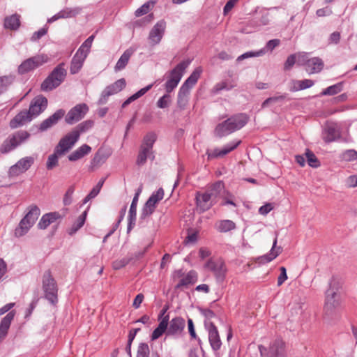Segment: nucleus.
Returning a JSON list of instances; mask_svg holds the SVG:
<instances>
[{
    "instance_id": "obj_1",
    "label": "nucleus",
    "mask_w": 357,
    "mask_h": 357,
    "mask_svg": "<svg viewBox=\"0 0 357 357\" xmlns=\"http://www.w3.org/2000/svg\"><path fill=\"white\" fill-rule=\"evenodd\" d=\"M248 121V117L244 114L233 116L224 122L219 123L215 129V134L219 137L227 136L242 128L247 123Z\"/></svg>"
},
{
    "instance_id": "obj_2",
    "label": "nucleus",
    "mask_w": 357,
    "mask_h": 357,
    "mask_svg": "<svg viewBox=\"0 0 357 357\" xmlns=\"http://www.w3.org/2000/svg\"><path fill=\"white\" fill-rule=\"evenodd\" d=\"M67 70L65 63L57 65L47 77L41 84V90L44 91H52L58 87L66 79Z\"/></svg>"
},
{
    "instance_id": "obj_3",
    "label": "nucleus",
    "mask_w": 357,
    "mask_h": 357,
    "mask_svg": "<svg viewBox=\"0 0 357 357\" xmlns=\"http://www.w3.org/2000/svg\"><path fill=\"white\" fill-rule=\"evenodd\" d=\"M157 139L156 135L153 132L147 133L143 139L140 146L139 153L137 158L136 164L139 166L144 165L147 159L153 160L155 158L153 151V144Z\"/></svg>"
},
{
    "instance_id": "obj_4",
    "label": "nucleus",
    "mask_w": 357,
    "mask_h": 357,
    "mask_svg": "<svg viewBox=\"0 0 357 357\" xmlns=\"http://www.w3.org/2000/svg\"><path fill=\"white\" fill-rule=\"evenodd\" d=\"M40 214L39 208L36 205L29 207V211L21 220L18 227L15 229V235L21 237L25 235L35 224Z\"/></svg>"
},
{
    "instance_id": "obj_5",
    "label": "nucleus",
    "mask_w": 357,
    "mask_h": 357,
    "mask_svg": "<svg viewBox=\"0 0 357 357\" xmlns=\"http://www.w3.org/2000/svg\"><path fill=\"white\" fill-rule=\"evenodd\" d=\"M30 137V134L26 130H19L9 135L0 146V153H8L16 149Z\"/></svg>"
},
{
    "instance_id": "obj_6",
    "label": "nucleus",
    "mask_w": 357,
    "mask_h": 357,
    "mask_svg": "<svg viewBox=\"0 0 357 357\" xmlns=\"http://www.w3.org/2000/svg\"><path fill=\"white\" fill-rule=\"evenodd\" d=\"M191 61L188 59L180 62L169 73V77L165 84V89L167 93H171L178 86L185 70Z\"/></svg>"
},
{
    "instance_id": "obj_7",
    "label": "nucleus",
    "mask_w": 357,
    "mask_h": 357,
    "mask_svg": "<svg viewBox=\"0 0 357 357\" xmlns=\"http://www.w3.org/2000/svg\"><path fill=\"white\" fill-rule=\"evenodd\" d=\"M43 289L45 293V298L50 303L56 304L58 301V288L50 271H46L43 275Z\"/></svg>"
},
{
    "instance_id": "obj_8",
    "label": "nucleus",
    "mask_w": 357,
    "mask_h": 357,
    "mask_svg": "<svg viewBox=\"0 0 357 357\" xmlns=\"http://www.w3.org/2000/svg\"><path fill=\"white\" fill-rule=\"evenodd\" d=\"M297 64L305 66V70L310 74L319 73L324 67L323 61L319 57L308 58L307 54H301L298 55Z\"/></svg>"
},
{
    "instance_id": "obj_9",
    "label": "nucleus",
    "mask_w": 357,
    "mask_h": 357,
    "mask_svg": "<svg viewBox=\"0 0 357 357\" xmlns=\"http://www.w3.org/2000/svg\"><path fill=\"white\" fill-rule=\"evenodd\" d=\"M126 86V82L124 78H121L115 82L108 85L102 91L100 96L98 100V105H104L107 103L109 96L118 93L121 91Z\"/></svg>"
},
{
    "instance_id": "obj_10",
    "label": "nucleus",
    "mask_w": 357,
    "mask_h": 357,
    "mask_svg": "<svg viewBox=\"0 0 357 357\" xmlns=\"http://www.w3.org/2000/svg\"><path fill=\"white\" fill-rule=\"evenodd\" d=\"M48 57L43 54L36 55L24 61L18 67V73L24 75L46 63Z\"/></svg>"
},
{
    "instance_id": "obj_11",
    "label": "nucleus",
    "mask_w": 357,
    "mask_h": 357,
    "mask_svg": "<svg viewBox=\"0 0 357 357\" xmlns=\"http://www.w3.org/2000/svg\"><path fill=\"white\" fill-rule=\"evenodd\" d=\"M164 190L162 188L154 192L145 203L141 213V218H146L155 211L156 204L163 199Z\"/></svg>"
},
{
    "instance_id": "obj_12",
    "label": "nucleus",
    "mask_w": 357,
    "mask_h": 357,
    "mask_svg": "<svg viewBox=\"0 0 357 357\" xmlns=\"http://www.w3.org/2000/svg\"><path fill=\"white\" fill-rule=\"evenodd\" d=\"M321 137L326 143H331L342 137L340 126L333 122H327L323 128Z\"/></svg>"
},
{
    "instance_id": "obj_13",
    "label": "nucleus",
    "mask_w": 357,
    "mask_h": 357,
    "mask_svg": "<svg viewBox=\"0 0 357 357\" xmlns=\"http://www.w3.org/2000/svg\"><path fill=\"white\" fill-rule=\"evenodd\" d=\"M35 159L32 156H26L19 160L8 170L10 177H17L26 172L34 163Z\"/></svg>"
},
{
    "instance_id": "obj_14",
    "label": "nucleus",
    "mask_w": 357,
    "mask_h": 357,
    "mask_svg": "<svg viewBox=\"0 0 357 357\" xmlns=\"http://www.w3.org/2000/svg\"><path fill=\"white\" fill-rule=\"evenodd\" d=\"M79 139L77 134L73 131L70 132L60 139L55 147L56 152L59 153L60 155H64L74 146Z\"/></svg>"
},
{
    "instance_id": "obj_15",
    "label": "nucleus",
    "mask_w": 357,
    "mask_h": 357,
    "mask_svg": "<svg viewBox=\"0 0 357 357\" xmlns=\"http://www.w3.org/2000/svg\"><path fill=\"white\" fill-rule=\"evenodd\" d=\"M89 111V107L85 103L75 105L68 112L65 121L68 124H74L84 117Z\"/></svg>"
},
{
    "instance_id": "obj_16",
    "label": "nucleus",
    "mask_w": 357,
    "mask_h": 357,
    "mask_svg": "<svg viewBox=\"0 0 357 357\" xmlns=\"http://www.w3.org/2000/svg\"><path fill=\"white\" fill-rule=\"evenodd\" d=\"M206 267L213 273L218 281H223L225 278L227 268L225 262L221 259H209L206 264Z\"/></svg>"
},
{
    "instance_id": "obj_17",
    "label": "nucleus",
    "mask_w": 357,
    "mask_h": 357,
    "mask_svg": "<svg viewBox=\"0 0 357 357\" xmlns=\"http://www.w3.org/2000/svg\"><path fill=\"white\" fill-rule=\"evenodd\" d=\"M185 327V319L181 317H176L169 320L167 336L178 337L182 335Z\"/></svg>"
},
{
    "instance_id": "obj_18",
    "label": "nucleus",
    "mask_w": 357,
    "mask_h": 357,
    "mask_svg": "<svg viewBox=\"0 0 357 357\" xmlns=\"http://www.w3.org/2000/svg\"><path fill=\"white\" fill-rule=\"evenodd\" d=\"M205 326L208 332V340L211 348L214 351L219 350L222 345V342L217 327L211 321H205Z\"/></svg>"
},
{
    "instance_id": "obj_19",
    "label": "nucleus",
    "mask_w": 357,
    "mask_h": 357,
    "mask_svg": "<svg viewBox=\"0 0 357 357\" xmlns=\"http://www.w3.org/2000/svg\"><path fill=\"white\" fill-rule=\"evenodd\" d=\"M341 304L340 295L331 291L326 292L324 310L326 314H331Z\"/></svg>"
},
{
    "instance_id": "obj_20",
    "label": "nucleus",
    "mask_w": 357,
    "mask_h": 357,
    "mask_svg": "<svg viewBox=\"0 0 357 357\" xmlns=\"http://www.w3.org/2000/svg\"><path fill=\"white\" fill-rule=\"evenodd\" d=\"M166 23L163 20L158 22L150 31L149 40L152 45H155L161 41L165 33Z\"/></svg>"
},
{
    "instance_id": "obj_21",
    "label": "nucleus",
    "mask_w": 357,
    "mask_h": 357,
    "mask_svg": "<svg viewBox=\"0 0 357 357\" xmlns=\"http://www.w3.org/2000/svg\"><path fill=\"white\" fill-rule=\"evenodd\" d=\"M47 105V99L43 96H39L36 97L31 102L29 106V112L32 117H36L39 115Z\"/></svg>"
},
{
    "instance_id": "obj_22",
    "label": "nucleus",
    "mask_w": 357,
    "mask_h": 357,
    "mask_svg": "<svg viewBox=\"0 0 357 357\" xmlns=\"http://www.w3.org/2000/svg\"><path fill=\"white\" fill-rule=\"evenodd\" d=\"M241 140H235L226 144L221 149H215L213 151H208L206 153L208 158V159H213L218 157H223L224 155L234 150L241 144Z\"/></svg>"
},
{
    "instance_id": "obj_23",
    "label": "nucleus",
    "mask_w": 357,
    "mask_h": 357,
    "mask_svg": "<svg viewBox=\"0 0 357 357\" xmlns=\"http://www.w3.org/2000/svg\"><path fill=\"white\" fill-rule=\"evenodd\" d=\"M65 114V111L62 109L56 111L52 116L44 120L40 125V130L45 131L56 124Z\"/></svg>"
},
{
    "instance_id": "obj_24",
    "label": "nucleus",
    "mask_w": 357,
    "mask_h": 357,
    "mask_svg": "<svg viewBox=\"0 0 357 357\" xmlns=\"http://www.w3.org/2000/svg\"><path fill=\"white\" fill-rule=\"evenodd\" d=\"M15 312L14 310L9 312L0 322V342L6 337L10 324L15 317Z\"/></svg>"
},
{
    "instance_id": "obj_25",
    "label": "nucleus",
    "mask_w": 357,
    "mask_h": 357,
    "mask_svg": "<svg viewBox=\"0 0 357 357\" xmlns=\"http://www.w3.org/2000/svg\"><path fill=\"white\" fill-rule=\"evenodd\" d=\"M33 117L29 111L24 110L18 113L10 121V127L12 129L23 126L32 120Z\"/></svg>"
},
{
    "instance_id": "obj_26",
    "label": "nucleus",
    "mask_w": 357,
    "mask_h": 357,
    "mask_svg": "<svg viewBox=\"0 0 357 357\" xmlns=\"http://www.w3.org/2000/svg\"><path fill=\"white\" fill-rule=\"evenodd\" d=\"M81 11V8H66L58 13L55 14L51 18H50L47 22L49 23H52L59 19H64V18H70L74 17L77 15Z\"/></svg>"
},
{
    "instance_id": "obj_27",
    "label": "nucleus",
    "mask_w": 357,
    "mask_h": 357,
    "mask_svg": "<svg viewBox=\"0 0 357 357\" xmlns=\"http://www.w3.org/2000/svg\"><path fill=\"white\" fill-rule=\"evenodd\" d=\"M196 201L197 207L202 211L208 210L215 204L206 192L204 193L197 192Z\"/></svg>"
},
{
    "instance_id": "obj_28",
    "label": "nucleus",
    "mask_w": 357,
    "mask_h": 357,
    "mask_svg": "<svg viewBox=\"0 0 357 357\" xmlns=\"http://www.w3.org/2000/svg\"><path fill=\"white\" fill-rule=\"evenodd\" d=\"M206 192L215 204L218 198L221 197L222 192H225V184L222 181H217L210 186Z\"/></svg>"
},
{
    "instance_id": "obj_29",
    "label": "nucleus",
    "mask_w": 357,
    "mask_h": 357,
    "mask_svg": "<svg viewBox=\"0 0 357 357\" xmlns=\"http://www.w3.org/2000/svg\"><path fill=\"white\" fill-rule=\"evenodd\" d=\"M86 56L76 52L73 56L70 66V72L72 75L77 74L82 69Z\"/></svg>"
},
{
    "instance_id": "obj_30",
    "label": "nucleus",
    "mask_w": 357,
    "mask_h": 357,
    "mask_svg": "<svg viewBox=\"0 0 357 357\" xmlns=\"http://www.w3.org/2000/svg\"><path fill=\"white\" fill-rule=\"evenodd\" d=\"M20 18L21 16L17 13L6 17L3 22L4 28L11 31H17L21 25Z\"/></svg>"
},
{
    "instance_id": "obj_31",
    "label": "nucleus",
    "mask_w": 357,
    "mask_h": 357,
    "mask_svg": "<svg viewBox=\"0 0 357 357\" xmlns=\"http://www.w3.org/2000/svg\"><path fill=\"white\" fill-rule=\"evenodd\" d=\"M169 319V315H167L166 317L162 318V319L159 322L158 327L152 333L151 337L152 340H155L158 339L165 333L167 334Z\"/></svg>"
},
{
    "instance_id": "obj_32",
    "label": "nucleus",
    "mask_w": 357,
    "mask_h": 357,
    "mask_svg": "<svg viewBox=\"0 0 357 357\" xmlns=\"http://www.w3.org/2000/svg\"><path fill=\"white\" fill-rule=\"evenodd\" d=\"M190 89L181 86L177 96V105L181 109H184L188 103Z\"/></svg>"
},
{
    "instance_id": "obj_33",
    "label": "nucleus",
    "mask_w": 357,
    "mask_h": 357,
    "mask_svg": "<svg viewBox=\"0 0 357 357\" xmlns=\"http://www.w3.org/2000/svg\"><path fill=\"white\" fill-rule=\"evenodd\" d=\"M278 243V235H276L275 238L273 242V246L270 252L266 254L261 257V261L262 262H270L276 258L279 254L282 252V248L280 246H277Z\"/></svg>"
},
{
    "instance_id": "obj_34",
    "label": "nucleus",
    "mask_w": 357,
    "mask_h": 357,
    "mask_svg": "<svg viewBox=\"0 0 357 357\" xmlns=\"http://www.w3.org/2000/svg\"><path fill=\"white\" fill-rule=\"evenodd\" d=\"M60 218V215L59 213H50L45 214L42 216L40 220L38 227L40 229H46L51 223L54 222L58 218Z\"/></svg>"
},
{
    "instance_id": "obj_35",
    "label": "nucleus",
    "mask_w": 357,
    "mask_h": 357,
    "mask_svg": "<svg viewBox=\"0 0 357 357\" xmlns=\"http://www.w3.org/2000/svg\"><path fill=\"white\" fill-rule=\"evenodd\" d=\"M135 50L133 49L129 48L123 53L116 63L114 67L115 71H120L126 68Z\"/></svg>"
},
{
    "instance_id": "obj_36",
    "label": "nucleus",
    "mask_w": 357,
    "mask_h": 357,
    "mask_svg": "<svg viewBox=\"0 0 357 357\" xmlns=\"http://www.w3.org/2000/svg\"><path fill=\"white\" fill-rule=\"evenodd\" d=\"M91 151V148L89 145L83 144L68 155V160L70 161H76L89 154Z\"/></svg>"
},
{
    "instance_id": "obj_37",
    "label": "nucleus",
    "mask_w": 357,
    "mask_h": 357,
    "mask_svg": "<svg viewBox=\"0 0 357 357\" xmlns=\"http://www.w3.org/2000/svg\"><path fill=\"white\" fill-rule=\"evenodd\" d=\"M138 200L137 196H134L131 203L129 213H128V231L129 232L135 224L136 214H137V205Z\"/></svg>"
},
{
    "instance_id": "obj_38",
    "label": "nucleus",
    "mask_w": 357,
    "mask_h": 357,
    "mask_svg": "<svg viewBox=\"0 0 357 357\" xmlns=\"http://www.w3.org/2000/svg\"><path fill=\"white\" fill-rule=\"evenodd\" d=\"M314 85V81L305 79L303 80H293L290 87L291 91H298L308 89Z\"/></svg>"
},
{
    "instance_id": "obj_39",
    "label": "nucleus",
    "mask_w": 357,
    "mask_h": 357,
    "mask_svg": "<svg viewBox=\"0 0 357 357\" xmlns=\"http://www.w3.org/2000/svg\"><path fill=\"white\" fill-rule=\"evenodd\" d=\"M153 86V84H149L146 86L139 90L137 92H136L131 96H130L127 100H126L123 102L122 107L123 108L126 107V106L130 105L132 102H133V101L137 100L138 98H139L140 97L143 96L146 93H147L149 90L151 89Z\"/></svg>"
},
{
    "instance_id": "obj_40",
    "label": "nucleus",
    "mask_w": 357,
    "mask_h": 357,
    "mask_svg": "<svg viewBox=\"0 0 357 357\" xmlns=\"http://www.w3.org/2000/svg\"><path fill=\"white\" fill-rule=\"evenodd\" d=\"M197 273L195 271H191L188 274L183 277L176 284V288L180 289L183 287H186L190 284L195 283L197 280Z\"/></svg>"
},
{
    "instance_id": "obj_41",
    "label": "nucleus",
    "mask_w": 357,
    "mask_h": 357,
    "mask_svg": "<svg viewBox=\"0 0 357 357\" xmlns=\"http://www.w3.org/2000/svg\"><path fill=\"white\" fill-rule=\"evenodd\" d=\"M216 229L220 232H228L236 228V224L230 220H220L216 223Z\"/></svg>"
},
{
    "instance_id": "obj_42",
    "label": "nucleus",
    "mask_w": 357,
    "mask_h": 357,
    "mask_svg": "<svg viewBox=\"0 0 357 357\" xmlns=\"http://www.w3.org/2000/svg\"><path fill=\"white\" fill-rule=\"evenodd\" d=\"M202 72V70L201 68H196L182 85L191 89L192 86L197 83Z\"/></svg>"
},
{
    "instance_id": "obj_43",
    "label": "nucleus",
    "mask_w": 357,
    "mask_h": 357,
    "mask_svg": "<svg viewBox=\"0 0 357 357\" xmlns=\"http://www.w3.org/2000/svg\"><path fill=\"white\" fill-rule=\"evenodd\" d=\"M202 72V70L201 68H196L182 85L191 89L192 86L197 83Z\"/></svg>"
},
{
    "instance_id": "obj_44",
    "label": "nucleus",
    "mask_w": 357,
    "mask_h": 357,
    "mask_svg": "<svg viewBox=\"0 0 357 357\" xmlns=\"http://www.w3.org/2000/svg\"><path fill=\"white\" fill-rule=\"evenodd\" d=\"M93 121L91 120H86L78 124L72 131L77 135L79 138L82 133L87 132L93 126Z\"/></svg>"
},
{
    "instance_id": "obj_45",
    "label": "nucleus",
    "mask_w": 357,
    "mask_h": 357,
    "mask_svg": "<svg viewBox=\"0 0 357 357\" xmlns=\"http://www.w3.org/2000/svg\"><path fill=\"white\" fill-rule=\"evenodd\" d=\"M342 285V280L338 276H333L329 282V287L326 291H332L340 295V289Z\"/></svg>"
},
{
    "instance_id": "obj_46",
    "label": "nucleus",
    "mask_w": 357,
    "mask_h": 357,
    "mask_svg": "<svg viewBox=\"0 0 357 357\" xmlns=\"http://www.w3.org/2000/svg\"><path fill=\"white\" fill-rule=\"evenodd\" d=\"M87 212L86 211H84L77 219L73 225L70 234H75L78 229H79L84 224Z\"/></svg>"
},
{
    "instance_id": "obj_47",
    "label": "nucleus",
    "mask_w": 357,
    "mask_h": 357,
    "mask_svg": "<svg viewBox=\"0 0 357 357\" xmlns=\"http://www.w3.org/2000/svg\"><path fill=\"white\" fill-rule=\"evenodd\" d=\"M14 78L12 75L0 77V94L7 90L8 87L13 82Z\"/></svg>"
},
{
    "instance_id": "obj_48",
    "label": "nucleus",
    "mask_w": 357,
    "mask_h": 357,
    "mask_svg": "<svg viewBox=\"0 0 357 357\" xmlns=\"http://www.w3.org/2000/svg\"><path fill=\"white\" fill-rule=\"evenodd\" d=\"M222 199V203L221 205H231L234 207L237 206V204L235 203V197L234 195L227 191L225 189V192H222L221 197Z\"/></svg>"
},
{
    "instance_id": "obj_49",
    "label": "nucleus",
    "mask_w": 357,
    "mask_h": 357,
    "mask_svg": "<svg viewBox=\"0 0 357 357\" xmlns=\"http://www.w3.org/2000/svg\"><path fill=\"white\" fill-rule=\"evenodd\" d=\"M172 102L171 96L169 93H166L163 95L162 97L159 98L157 101V107L160 109H165L169 106Z\"/></svg>"
},
{
    "instance_id": "obj_50",
    "label": "nucleus",
    "mask_w": 357,
    "mask_h": 357,
    "mask_svg": "<svg viewBox=\"0 0 357 357\" xmlns=\"http://www.w3.org/2000/svg\"><path fill=\"white\" fill-rule=\"evenodd\" d=\"M305 156H306V158H307V164L310 167L316 168V167H318L320 165V163H319L317 158L310 150H307V151L305 152Z\"/></svg>"
},
{
    "instance_id": "obj_51",
    "label": "nucleus",
    "mask_w": 357,
    "mask_h": 357,
    "mask_svg": "<svg viewBox=\"0 0 357 357\" xmlns=\"http://www.w3.org/2000/svg\"><path fill=\"white\" fill-rule=\"evenodd\" d=\"M131 260H132V257H126L120 259H116L113 261L112 267L114 269L119 270L128 264Z\"/></svg>"
},
{
    "instance_id": "obj_52",
    "label": "nucleus",
    "mask_w": 357,
    "mask_h": 357,
    "mask_svg": "<svg viewBox=\"0 0 357 357\" xmlns=\"http://www.w3.org/2000/svg\"><path fill=\"white\" fill-rule=\"evenodd\" d=\"M61 156L59 153L56 152V149H54V151L53 154L49 155L47 161V168L48 169H52L58 165V157Z\"/></svg>"
},
{
    "instance_id": "obj_53",
    "label": "nucleus",
    "mask_w": 357,
    "mask_h": 357,
    "mask_svg": "<svg viewBox=\"0 0 357 357\" xmlns=\"http://www.w3.org/2000/svg\"><path fill=\"white\" fill-rule=\"evenodd\" d=\"M342 90L341 84H337L332 85L323 91L321 93L324 96H333L338 93Z\"/></svg>"
},
{
    "instance_id": "obj_54",
    "label": "nucleus",
    "mask_w": 357,
    "mask_h": 357,
    "mask_svg": "<svg viewBox=\"0 0 357 357\" xmlns=\"http://www.w3.org/2000/svg\"><path fill=\"white\" fill-rule=\"evenodd\" d=\"M235 86L234 84L231 83H228L227 82H222L218 83L213 88V91L215 93H218L219 91L222 90L229 91L233 89Z\"/></svg>"
},
{
    "instance_id": "obj_55",
    "label": "nucleus",
    "mask_w": 357,
    "mask_h": 357,
    "mask_svg": "<svg viewBox=\"0 0 357 357\" xmlns=\"http://www.w3.org/2000/svg\"><path fill=\"white\" fill-rule=\"evenodd\" d=\"M342 158L348 162L354 161L357 160V151L354 149H349L345 151L342 154Z\"/></svg>"
},
{
    "instance_id": "obj_56",
    "label": "nucleus",
    "mask_w": 357,
    "mask_h": 357,
    "mask_svg": "<svg viewBox=\"0 0 357 357\" xmlns=\"http://www.w3.org/2000/svg\"><path fill=\"white\" fill-rule=\"evenodd\" d=\"M149 347L146 343L139 344L137 349V357H149Z\"/></svg>"
},
{
    "instance_id": "obj_57",
    "label": "nucleus",
    "mask_w": 357,
    "mask_h": 357,
    "mask_svg": "<svg viewBox=\"0 0 357 357\" xmlns=\"http://www.w3.org/2000/svg\"><path fill=\"white\" fill-rule=\"evenodd\" d=\"M299 54H291L287 57V59L286 62L284 63V70H289L291 69L293 66L296 63H297V59L298 55Z\"/></svg>"
},
{
    "instance_id": "obj_58",
    "label": "nucleus",
    "mask_w": 357,
    "mask_h": 357,
    "mask_svg": "<svg viewBox=\"0 0 357 357\" xmlns=\"http://www.w3.org/2000/svg\"><path fill=\"white\" fill-rule=\"evenodd\" d=\"M264 54V50H259L257 52H248L237 58V61H241L245 59H248L252 56H260Z\"/></svg>"
},
{
    "instance_id": "obj_59",
    "label": "nucleus",
    "mask_w": 357,
    "mask_h": 357,
    "mask_svg": "<svg viewBox=\"0 0 357 357\" xmlns=\"http://www.w3.org/2000/svg\"><path fill=\"white\" fill-rule=\"evenodd\" d=\"M280 40L273 39L267 42L266 46L261 50H264V54L267 52H272L277 46L280 45Z\"/></svg>"
},
{
    "instance_id": "obj_60",
    "label": "nucleus",
    "mask_w": 357,
    "mask_h": 357,
    "mask_svg": "<svg viewBox=\"0 0 357 357\" xmlns=\"http://www.w3.org/2000/svg\"><path fill=\"white\" fill-rule=\"evenodd\" d=\"M92 44L89 43L87 40H86L79 47V49L77 50V52H79L80 54H82L85 56H88V54L90 52V50Z\"/></svg>"
},
{
    "instance_id": "obj_61",
    "label": "nucleus",
    "mask_w": 357,
    "mask_h": 357,
    "mask_svg": "<svg viewBox=\"0 0 357 357\" xmlns=\"http://www.w3.org/2000/svg\"><path fill=\"white\" fill-rule=\"evenodd\" d=\"M151 4L149 2L145 3L141 7L137 8L135 13L137 17L142 16L148 13L150 10Z\"/></svg>"
},
{
    "instance_id": "obj_62",
    "label": "nucleus",
    "mask_w": 357,
    "mask_h": 357,
    "mask_svg": "<svg viewBox=\"0 0 357 357\" xmlns=\"http://www.w3.org/2000/svg\"><path fill=\"white\" fill-rule=\"evenodd\" d=\"M75 191V188L73 186H70L68 190L66 191L64 197H63V204L64 205H70L73 201V194Z\"/></svg>"
},
{
    "instance_id": "obj_63",
    "label": "nucleus",
    "mask_w": 357,
    "mask_h": 357,
    "mask_svg": "<svg viewBox=\"0 0 357 357\" xmlns=\"http://www.w3.org/2000/svg\"><path fill=\"white\" fill-rule=\"evenodd\" d=\"M284 98H285V96L284 95H282V96H273V97L268 98H267L266 100H265L263 102V103L261 105V107L262 108L266 107L270 104L275 102H277L278 100H284Z\"/></svg>"
},
{
    "instance_id": "obj_64",
    "label": "nucleus",
    "mask_w": 357,
    "mask_h": 357,
    "mask_svg": "<svg viewBox=\"0 0 357 357\" xmlns=\"http://www.w3.org/2000/svg\"><path fill=\"white\" fill-rule=\"evenodd\" d=\"M47 32V29L45 27H43L40 29L38 31L34 32L31 38L32 41H36L39 40L40 38L44 36Z\"/></svg>"
}]
</instances>
